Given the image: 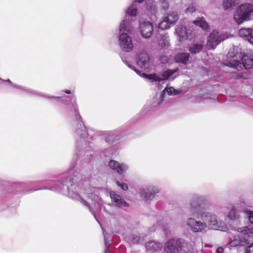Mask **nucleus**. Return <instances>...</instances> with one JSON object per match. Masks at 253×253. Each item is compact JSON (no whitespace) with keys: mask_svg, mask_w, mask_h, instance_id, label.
<instances>
[{"mask_svg":"<svg viewBox=\"0 0 253 253\" xmlns=\"http://www.w3.org/2000/svg\"><path fill=\"white\" fill-rule=\"evenodd\" d=\"M163 222H164L163 220V221H162V220H158L157 221V223H156L157 226L162 228L163 226Z\"/></svg>","mask_w":253,"mask_h":253,"instance_id":"nucleus-40","label":"nucleus"},{"mask_svg":"<svg viewBox=\"0 0 253 253\" xmlns=\"http://www.w3.org/2000/svg\"><path fill=\"white\" fill-rule=\"evenodd\" d=\"M66 109L68 112H72L76 119V126L74 128L75 133L77 137H79L80 140L77 142V155L78 157H84V159L88 161L87 157L92 156L90 149L92 147L91 143L88 138V134L86 126L82 121L80 115L78 104L75 98L71 103L68 104Z\"/></svg>","mask_w":253,"mask_h":253,"instance_id":"nucleus-1","label":"nucleus"},{"mask_svg":"<svg viewBox=\"0 0 253 253\" xmlns=\"http://www.w3.org/2000/svg\"><path fill=\"white\" fill-rule=\"evenodd\" d=\"M253 16V4L243 3L238 7L234 15V20L240 25L244 21H250Z\"/></svg>","mask_w":253,"mask_h":253,"instance_id":"nucleus-7","label":"nucleus"},{"mask_svg":"<svg viewBox=\"0 0 253 253\" xmlns=\"http://www.w3.org/2000/svg\"><path fill=\"white\" fill-rule=\"evenodd\" d=\"M5 82L9 83L14 88L21 91L25 94H28L33 96L41 97L47 99H55L58 102H64L65 99L68 98V97L66 96L56 97L54 96L46 95L42 92L37 91L30 88H28L26 86L13 84L9 79L6 80Z\"/></svg>","mask_w":253,"mask_h":253,"instance_id":"nucleus-10","label":"nucleus"},{"mask_svg":"<svg viewBox=\"0 0 253 253\" xmlns=\"http://www.w3.org/2000/svg\"><path fill=\"white\" fill-rule=\"evenodd\" d=\"M203 221L196 220L193 217H188L186 221V225L194 233L202 232L206 230L207 226L214 230L226 231L228 229L226 223L219 219L212 212L204 211L200 213Z\"/></svg>","mask_w":253,"mask_h":253,"instance_id":"nucleus-3","label":"nucleus"},{"mask_svg":"<svg viewBox=\"0 0 253 253\" xmlns=\"http://www.w3.org/2000/svg\"><path fill=\"white\" fill-rule=\"evenodd\" d=\"M236 4V0H225L223 2V6L225 9L232 8Z\"/></svg>","mask_w":253,"mask_h":253,"instance_id":"nucleus-32","label":"nucleus"},{"mask_svg":"<svg viewBox=\"0 0 253 253\" xmlns=\"http://www.w3.org/2000/svg\"><path fill=\"white\" fill-rule=\"evenodd\" d=\"M140 31L142 36L145 39L150 38L153 32V24L149 21H144L140 23Z\"/></svg>","mask_w":253,"mask_h":253,"instance_id":"nucleus-16","label":"nucleus"},{"mask_svg":"<svg viewBox=\"0 0 253 253\" xmlns=\"http://www.w3.org/2000/svg\"><path fill=\"white\" fill-rule=\"evenodd\" d=\"M120 139V136L117 131H113L107 133L105 138V141L112 146H115Z\"/></svg>","mask_w":253,"mask_h":253,"instance_id":"nucleus-20","label":"nucleus"},{"mask_svg":"<svg viewBox=\"0 0 253 253\" xmlns=\"http://www.w3.org/2000/svg\"><path fill=\"white\" fill-rule=\"evenodd\" d=\"M65 93H67V94H71V92L70 90H65L64 91H63Z\"/></svg>","mask_w":253,"mask_h":253,"instance_id":"nucleus-44","label":"nucleus"},{"mask_svg":"<svg viewBox=\"0 0 253 253\" xmlns=\"http://www.w3.org/2000/svg\"><path fill=\"white\" fill-rule=\"evenodd\" d=\"M239 36L253 44V29L242 28L238 32Z\"/></svg>","mask_w":253,"mask_h":253,"instance_id":"nucleus-21","label":"nucleus"},{"mask_svg":"<svg viewBox=\"0 0 253 253\" xmlns=\"http://www.w3.org/2000/svg\"><path fill=\"white\" fill-rule=\"evenodd\" d=\"M109 167L119 174H122L126 171L128 166L125 163H120L118 162L112 160L109 163Z\"/></svg>","mask_w":253,"mask_h":253,"instance_id":"nucleus-18","label":"nucleus"},{"mask_svg":"<svg viewBox=\"0 0 253 253\" xmlns=\"http://www.w3.org/2000/svg\"><path fill=\"white\" fill-rule=\"evenodd\" d=\"M88 209H89V211L93 214L95 218L98 222V223L100 224V222L98 221V220H97V219L96 218V215H95V213L94 211L92 210V209H91V208L90 207H89V208H88Z\"/></svg>","mask_w":253,"mask_h":253,"instance_id":"nucleus-42","label":"nucleus"},{"mask_svg":"<svg viewBox=\"0 0 253 253\" xmlns=\"http://www.w3.org/2000/svg\"><path fill=\"white\" fill-rule=\"evenodd\" d=\"M169 23L171 25L175 23L178 19V16L176 12H172L165 17Z\"/></svg>","mask_w":253,"mask_h":253,"instance_id":"nucleus-29","label":"nucleus"},{"mask_svg":"<svg viewBox=\"0 0 253 253\" xmlns=\"http://www.w3.org/2000/svg\"><path fill=\"white\" fill-rule=\"evenodd\" d=\"M227 217L230 220L235 221L240 218V211L234 206H232L229 210Z\"/></svg>","mask_w":253,"mask_h":253,"instance_id":"nucleus-24","label":"nucleus"},{"mask_svg":"<svg viewBox=\"0 0 253 253\" xmlns=\"http://www.w3.org/2000/svg\"><path fill=\"white\" fill-rule=\"evenodd\" d=\"M166 92L169 95H175L177 93L176 90L174 89L172 87H167L165 88L159 97L158 101L157 103V105L161 103V102L164 100V96Z\"/></svg>","mask_w":253,"mask_h":253,"instance_id":"nucleus-25","label":"nucleus"},{"mask_svg":"<svg viewBox=\"0 0 253 253\" xmlns=\"http://www.w3.org/2000/svg\"><path fill=\"white\" fill-rule=\"evenodd\" d=\"M109 167L119 174H122L126 171L128 166L125 163H120L118 162L112 160L109 163Z\"/></svg>","mask_w":253,"mask_h":253,"instance_id":"nucleus-19","label":"nucleus"},{"mask_svg":"<svg viewBox=\"0 0 253 253\" xmlns=\"http://www.w3.org/2000/svg\"><path fill=\"white\" fill-rule=\"evenodd\" d=\"M159 45L163 48H167L169 46V39L168 35L165 34L161 36Z\"/></svg>","mask_w":253,"mask_h":253,"instance_id":"nucleus-28","label":"nucleus"},{"mask_svg":"<svg viewBox=\"0 0 253 253\" xmlns=\"http://www.w3.org/2000/svg\"><path fill=\"white\" fill-rule=\"evenodd\" d=\"M162 243L154 240H150L145 244L146 251L151 253L159 251L162 248Z\"/></svg>","mask_w":253,"mask_h":253,"instance_id":"nucleus-22","label":"nucleus"},{"mask_svg":"<svg viewBox=\"0 0 253 253\" xmlns=\"http://www.w3.org/2000/svg\"><path fill=\"white\" fill-rule=\"evenodd\" d=\"M236 53H234L231 50L228 53V56L233 57L228 63V66L233 67L236 70L240 71L243 67L246 69H251L253 67V56L247 55H243L242 59V62L234 59L236 56Z\"/></svg>","mask_w":253,"mask_h":253,"instance_id":"nucleus-8","label":"nucleus"},{"mask_svg":"<svg viewBox=\"0 0 253 253\" xmlns=\"http://www.w3.org/2000/svg\"><path fill=\"white\" fill-rule=\"evenodd\" d=\"M170 24L165 17L164 19L159 23V28L162 30H165L170 27Z\"/></svg>","mask_w":253,"mask_h":253,"instance_id":"nucleus-33","label":"nucleus"},{"mask_svg":"<svg viewBox=\"0 0 253 253\" xmlns=\"http://www.w3.org/2000/svg\"><path fill=\"white\" fill-rule=\"evenodd\" d=\"M175 34L180 42L186 40H192L195 36V32L192 30L187 29L185 26L181 25L177 26L175 30Z\"/></svg>","mask_w":253,"mask_h":253,"instance_id":"nucleus-11","label":"nucleus"},{"mask_svg":"<svg viewBox=\"0 0 253 253\" xmlns=\"http://www.w3.org/2000/svg\"><path fill=\"white\" fill-rule=\"evenodd\" d=\"M144 0H135L126 11L124 19L120 25L119 42L121 49L125 52H129L133 48L131 38L127 33L131 31V21L133 20L137 14V3H141Z\"/></svg>","mask_w":253,"mask_h":253,"instance_id":"nucleus-4","label":"nucleus"},{"mask_svg":"<svg viewBox=\"0 0 253 253\" xmlns=\"http://www.w3.org/2000/svg\"><path fill=\"white\" fill-rule=\"evenodd\" d=\"M137 65L144 70H148L150 68V57L149 54L145 52H140L137 54L136 57Z\"/></svg>","mask_w":253,"mask_h":253,"instance_id":"nucleus-15","label":"nucleus"},{"mask_svg":"<svg viewBox=\"0 0 253 253\" xmlns=\"http://www.w3.org/2000/svg\"><path fill=\"white\" fill-rule=\"evenodd\" d=\"M88 209H89V211L93 214L95 218L98 222V223L100 224V222L98 221V220H97V219L96 218V215H95V213L94 211L92 210V209H91V208L90 207H89V208H88Z\"/></svg>","mask_w":253,"mask_h":253,"instance_id":"nucleus-43","label":"nucleus"},{"mask_svg":"<svg viewBox=\"0 0 253 253\" xmlns=\"http://www.w3.org/2000/svg\"><path fill=\"white\" fill-rule=\"evenodd\" d=\"M205 201L206 197L203 195L198 194H194L192 195L187 210V213L190 216V217L196 216L200 214V208Z\"/></svg>","mask_w":253,"mask_h":253,"instance_id":"nucleus-9","label":"nucleus"},{"mask_svg":"<svg viewBox=\"0 0 253 253\" xmlns=\"http://www.w3.org/2000/svg\"><path fill=\"white\" fill-rule=\"evenodd\" d=\"M117 185L120 187L122 190L124 191H126L128 190V186L126 183L124 182H121L118 180H117L116 182Z\"/></svg>","mask_w":253,"mask_h":253,"instance_id":"nucleus-34","label":"nucleus"},{"mask_svg":"<svg viewBox=\"0 0 253 253\" xmlns=\"http://www.w3.org/2000/svg\"><path fill=\"white\" fill-rule=\"evenodd\" d=\"M159 192V188L154 185H148L140 189L139 194L141 197L146 202L151 201Z\"/></svg>","mask_w":253,"mask_h":253,"instance_id":"nucleus-12","label":"nucleus"},{"mask_svg":"<svg viewBox=\"0 0 253 253\" xmlns=\"http://www.w3.org/2000/svg\"><path fill=\"white\" fill-rule=\"evenodd\" d=\"M224 249L222 247H218L216 251V253H223Z\"/></svg>","mask_w":253,"mask_h":253,"instance_id":"nucleus-41","label":"nucleus"},{"mask_svg":"<svg viewBox=\"0 0 253 253\" xmlns=\"http://www.w3.org/2000/svg\"><path fill=\"white\" fill-rule=\"evenodd\" d=\"M146 8L148 12L152 15H155L157 12L156 4L153 0H147L146 1Z\"/></svg>","mask_w":253,"mask_h":253,"instance_id":"nucleus-27","label":"nucleus"},{"mask_svg":"<svg viewBox=\"0 0 253 253\" xmlns=\"http://www.w3.org/2000/svg\"><path fill=\"white\" fill-rule=\"evenodd\" d=\"M167 253H194L191 245L182 238H172L164 245Z\"/></svg>","mask_w":253,"mask_h":253,"instance_id":"nucleus-5","label":"nucleus"},{"mask_svg":"<svg viewBox=\"0 0 253 253\" xmlns=\"http://www.w3.org/2000/svg\"><path fill=\"white\" fill-rule=\"evenodd\" d=\"M227 38L224 34H220L218 32L214 31L208 37L207 47L208 49H214L220 42Z\"/></svg>","mask_w":253,"mask_h":253,"instance_id":"nucleus-13","label":"nucleus"},{"mask_svg":"<svg viewBox=\"0 0 253 253\" xmlns=\"http://www.w3.org/2000/svg\"><path fill=\"white\" fill-rule=\"evenodd\" d=\"M195 10L196 8L194 5H190L185 9V13L187 14L191 13L195 11Z\"/></svg>","mask_w":253,"mask_h":253,"instance_id":"nucleus-38","label":"nucleus"},{"mask_svg":"<svg viewBox=\"0 0 253 253\" xmlns=\"http://www.w3.org/2000/svg\"><path fill=\"white\" fill-rule=\"evenodd\" d=\"M68 177L59 182L56 186L50 187L43 186L40 188L35 189L33 191L43 189L56 191L72 199L80 201L83 205L89 208V205L87 202L78 193V191L75 184L81 176L80 172L75 167H73L70 169L68 171Z\"/></svg>","mask_w":253,"mask_h":253,"instance_id":"nucleus-2","label":"nucleus"},{"mask_svg":"<svg viewBox=\"0 0 253 253\" xmlns=\"http://www.w3.org/2000/svg\"><path fill=\"white\" fill-rule=\"evenodd\" d=\"M205 247H210L211 248V246L210 245H208V244H205Z\"/></svg>","mask_w":253,"mask_h":253,"instance_id":"nucleus-45","label":"nucleus"},{"mask_svg":"<svg viewBox=\"0 0 253 253\" xmlns=\"http://www.w3.org/2000/svg\"><path fill=\"white\" fill-rule=\"evenodd\" d=\"M110 154L113 155V153H111Z\"/></svg>","mask_w":253,"mask_h":253,"instance_id":"nucleus-47","label":"nucleus"},{"mask_svg":"<svg viewBox=\"0 0 253 253\" xmlns=\"http://www.w3.org/2000/svg\"><path fill=\"white\" fill-rule=\"evenodd\" d=\"M129 240L131 243L134 244L140 243L143 240L139 235L132 234L130 236Z\"/></svg>","mask_w":253,"mask_h":253,"instance_id":"nucleus-31","label":"nucleus"},{"mask_svg":"<svg viewBox=\"0 0 253 253\" xmlns=\"http://www.w3.org/2000/svg\"><path fill=\"white\" fill-rule=\"evenodd\" d=\"M98 189L92 188L90 189L85 190V194L86 197L90 199L93 204H97L100 207V210L102 209L105 210V208L102 205V201L98 195Z\"/></svg>","mask_w":253,"mask_h":253,"instance_id":"nucleus-14","label":"nucleus"},{"mask_svg":"<svg viewBox=\"0 0 253 253\" xmlns=\"http://www.w3.org/2000/svg\"><path fill=\"white\" fill-rule=\"evenodd\" d=\"M193 23L206 31L210 30V26L208 23L205 20L203 17L198 18L193 21Z\"/></svg>","mask_w":253,"mask_h":253,"instance_id":"nucleus-26","label":"nucleus"},{"mask_svg":"<svg viewBox=\"0 0 253 253\" xmlns=\"http://www.w3.org/2000/svg\"><path fill=\"white\" fill-rule=\"evenodd\" d=\"M203 47V46L202 44L196 43L190 47L189 50L191 53L196 54L199 53L202 49Z\"/></svg>","mask_w":253,"mask_h":253,"instance_id":"nucleus-30","label":"nucleus"},{"mask_svg":"<svg viewBox=\"0 0 253 253\" xmlns=\"http://www.w3.org/2000/svg\"><path fill=\"white\" fill-rule=\"evenodd\" d=\"M239 77H240V78H242V76L240 75V76H239Z\"/></svg>","mask_w":253,"mask_h":253,"instance_id":"nucleus-46","label":"nucleus"},{"mask_svg":"<svg viewBox=\"0 0 253 253\" xmlns=\"http://www.w3.org/2000/svg\"><path fill=\"white\" fill-rule=\"evenodd\" d=\"M160 60L162 63H165L168 61V57L167 56H161Z\"/></svg>","mask_w":253,"mask_h":253,"instance_id":"nucleus-39","label":"nucleus"},{"mask_svg":"<svg viewBox=\"0 0 253 253\" xmlns=\"http://www.w3.org/2000/svg\"><path fill=\"white\" fill-rule=\"evenodd\" d=\"M209 98V94L205 93L202 94V96L200 95L199 97H198L197 100H199V102L204 101L205 99H207Z\"/></svg>","mask_w":253,"mask_h":253,"instance_id":"nucleus-37","label":"nucleus"},{"mask_svg":"<svg viewBox=\"0 0 253 253\" xmlns=\"http://www.w3.org/2000/svg\"><path fill=\"white\" fill-rule=\"evenodd\" d=\"M122 59L123 62L129 68L133 70L140 76H142L146 79L149 80L151 83L156 82L160 83V82H163L164 81L172 77V75L176 73L178 70V69L172 70L169 69L163 72L161 75L156 73L148 75L145 73H141V71L133 66L132 64L130 62L127 61L125 58L122 57Z\"/></svg>","mask_w":253,"mask_h":253,"instance_id":"nucleus-6","label":"nucleus"},{"mask_svg":"<svg viewBox=\"0 0 253 253\" xmlns=\"http://www.w3.org/2000/svg\"><path fill=\"white\" fill-rule=\"evenodd\" d=\"M162 3V7L164 10H167L169 7V4L168 0H160Z\"/></svg>","mask_w":253,"mask_h":253,"instance_id":"nucleus-35","label":"nucleus"},{"mask_svg":"<svg viewBox=\"0 0 253 253\" xmlns=\"http://www.w3.org/2000/svg\"><path fill=\"white\" fill-rule=\"evenodd\" d=\"M104 240H105V251L104 253H111V252L109 250V242L107 240L106 236L104 235Z\"/></svg>","mask_w":253,"mask_h":253,"instance_id":"nucleus-36","label":"nucleus"},{"mask_svg":"<svg viewBox=\"0 0 253 253\" xmlns=\"http://www.w3.org/2000/svg\"><path fill=\"white\" fill-rule=\"evenodd\" d=\"M110 198L112 202L115 206L119 208L128 207L129 205L124 200H123L121 196L117 194L114 191H110L109 192Z\"/></svg>","mask_w":253,"mask_h":253,"instance_id":"nucleus-17","label":"nucleus"},{"mask_svg":"<svg viewBox=\"0 0 253 253\" xmlns=\"http://www.w3.org/2000/svg\"><path fill=\"white\" fill-rule=\"evenodd\" d=\"M189 57L190 54L188 53H178L174 56V61L176 63L186 65L189 61Z\"/></svg>","mask_w":253,"mask_h":253,"instance_id":"nucleus-23","label":"nucleus"}]
</instances>
